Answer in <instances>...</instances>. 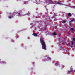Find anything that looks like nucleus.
<instances>
[{"label": "nucleus", "mask_w": 75, "mask_h": 75, "mask_svg": "<svg viewBox=\"0 0 75 75\" xmlns=\"http://www.w3.org/2000/svg\"><path fill=\"white\" fill-rule=\"evenodd\" d=\"M40 42L42 45V49H44V50H46V45L45 44L44 42V40L43 39L40 38Z\"/></svg>", "instance_id": "f257e3e1"}, {"label": "nucleus", "mask_w": 75, "mask_h": 75, "mask_svg": "<svg viewBox=\"0 0 75 75\" xmlns=\"http://www.w3.org/2000/svg\"><path fill=\"white\" fill-rule=\"evenodd\" d=\"M74 20H75V19H74V18H73L71 21H69V24L70 26H71V22L74 21Z\"/></svg>", "instance_id": "f03ea898"}, {"label": "nucleus", "mask_w": 75, "mask_h": 75, "mask_svg": "<svg viewBox=\"0 0 75 75\" xmlns=\"http://www.w3.org/2000/svg\"><path fill=\"white\" fill-rule=\"evenodd\" d=\"M16 16H20V13H18L17 12H16L14 13V14H16Z\"/></svg>", "instance_id": "7ed1b4c3"}, {"label": "nucleus", "mask_w": 75, "mask_h": 75, "mask_svg": "<svg viewBox=\"0 0 75 75\" xmlns=\"http://www.w3.org/2000/svg\"><path fill=\"white\" fill-rule=\"evenodd\" d=\"M32 35H34V36H35V37H36V36H37V35H37V33H33L32 34Z\"/></svg>", "instance_id": "20e7f679"}, {"label": "nucleus", "mask_w": 75, "mask_h": 75, "mask_svg": "<svg viewBox=\"0 0 75 75\" xmlns=\"http://www.w3.org/2000/svg\"><path fill=\"white\" fill-rule=\"evenodd\" d=\"M57 35V33L54 32L52 34V35Z\"/></svg>", "instance_id": "39448f33"}, {"label": "nucleus", "mask_w": 75, "mask_h": 75, "mask_svg": "<svg viewBox=\"0 0 75 75\" xmlns=\"http://www.w3.org/2000/svg\"><path fill=\"white\" fill-rule=\"evenodd\" d=\"M68 15L69 16V17H71V16H72V14L70 13H69Z\"/></svg>", "instance_id": "423d86ee"}, {"label": "nucleus", "mask_w": 75, "mask_h": 75, "mask_svg": "<svg viewBox=\"0 0 75 75\" xmlns=\"http://www.w3.org/2000/svg\"><path fill=\"white\" fill-rule=\"evenodd\" d=\"M47 33H48V34H47V35H52V33H50V32H47Z\"/></svg>", "instance_id": "0eeeda50"}, {"label": "nucleus", "mask_w": 75, "mask_h": 75, "mask_svg": "<svg viewBox=\"0 0 75 75\" xmlns=\"http://www.w3.org/2000/svg\"><path fill=\"white\" fill-rule=\"evenodd\" d=\"M0 63L1 64L2 63H3V64H6V62H1V61H0Z\"/></svg>", "instance_id": "6e6552de"}, {"label": "nucleus", "mask_w": 75, "mask_h": 75, "mask_svg": "<svg viewBox=\"0 0 75 75\" xmlns=\"http://www.w3.org/2000/svg\"><path fill=\"white\" fill-rule=\"evenodd\" d=\"M49 60H51V58H47V61H49Z\"/></svg>", "instance_id": "1a4fd4ad"}, {"label": "nucleus", "mask_w": 75, "mask_h": 75, "mask_svg": "<svg viewBox=\"0 0 75 75\" xmlns=\"http://www.w3.org/2000/svg\"><path fill=\"white\" fill-rule=\"evenodd\" d=\"M65 22H66V21H62V23H65Z\"/></svg>", "instance_id": "9d476101"}, {"label": "nucleus", "mask_w": 75, "mask_h": 75, "mask_svg": "<svg viewBox=\"0 0 75 75\" xmlns=\"http://www.w3.org/2000/svg\"><path fill=\"white\" fill-rule=\"evenodd\" d=\"M27 3H28V2H25L24 3V4H27Z\"/></svg>", "instance_id": "9b49d317"}, {"label": "nucleus", "mask_w": 75, "mask_h": 75, "mask_svg": "<svg viewBox=\"0 0 75 75\" xmlns=\"http://www.w3.org/2000/svg\"><path fill=\"white\" fill-rule=\"evenodd\" d=\"M11 17H13V16H9L8 17V18H10V19H11Z\"/></svg>", "instance_id": "f8f14e48"}, {"label": "nucleus", "mask_w": 75, "mask_h": 75, "mask_svg": "<svg viewBox=\"0 0 75 75\" xmlns=\"http://www.w3.org/2000/svg\"><path fill=\"white\" fill-rule=\"evenodd\" d=\"M71 72V71H68V74H69V73H70V72Z\"/></svg>", "instance_id": "ddd939ff"}, {"label": "nucleus", "mask_w": 75, "mask_h": 75, "mask_svg": "<svg viewBox=\"0 0 75 75\" xmlns=\"http://www.w3.org/2000/svg\"><path fill=\"white\" fill-rule=\"evenodd\" d=\"M46 1H49V2H50V0H46Z\"/></svg>", "instance_id": "4468645a"}, {"label": "nucleus", "mask_w": 75, "mask_h": 75, "mask_svg": "<svg viewBox=\"0 0 75 75\" xmlns=\"http://www.w3.org/2000/svg\"><path fill=\"white\" fill-rule=\"evenodd\" d=\"M29 14H30V12H28V15H29Z\"/></svg>", "instance_id": "2eb2a0df"}, {"label": "nucleus", "mask_w": 75, "mask_h": 75, "mask_svg": "<svg viewBox=\"0 0 75 75\" xmlns=\"http://www.w3.org/2000/svg\"><path fill=\"white\" fill-rule=\"evenodd\" d=\"M74 29H73V28H71V30H71V32H72V31H73L74 30Z\"/></svg>", "instance_id": "dca6fc26"}, {"label": "nucleus", "mask_w": 75, "mask_h": 75, "mask_svg": "<svg viewBox=\"0 0 75 75\" xmlns=\"http://www.w3.org/2000/svg\"><path fill=\"white\" fill-rule=\"evenodd\" d=\"M73 41H75V38H73Z\"/></svg>", "instance_id": "f3484780"}, {"label": "nucleus", "mask_w": 75, "mask_h": 75, "mask_svg": "<svg viewBox=\"0 0 75 75\" xmlns=\"http://www.w3.org/2000/svg\"><path fill=\"white\" fill-rule=\"evenodd\" d=\"M71 43H72V45H73L74 43H73V42L72 41L71 42Z\"/></svg>", "instance_id": "a211bd4d"}, {"label": "nucleus", "mask_w": 75, "mask_h": 75, "mask_svg": "<svg viewBox=\"0 0 75 75\" xmlns=\"http://www.w3.org/2000/svg\"><path fill=\"white\" fill-rule=\"evenodd\" d=\"M59 4H60V5H62V4H61V3H59Z\"/></svg>", "instance_id": "6ab92c4d"}, {"label": "nucleus", "mask_w": 75, "mask_h": 75, "mask_svg": "<svg viewBox=\"0 0 75 75\" xmlns=\"http://www.w3.org/2000/svg\"><path fill=\"white\" fill-rule=\"evenodd\" d=\"M55 65L56 66H57L58 65V63H56Z\"/></svg>", "instance_id": "aec40b11"}, {"label": "nucleus", "mask_w": 75, "mask_h": 75, "mask_svg": "<svg viewBox=\"0 0 75 75\" xmlns=\"http://www.w3.org/2000/svg\"><path fill=\"white\" fill-rule=\"evenodd\" d=\"M73 8H75V6L73 7Z\"/></svg>", "instance_id": "412c9836"}, {"label": "nucleus", "mask_w": 75, "mask_h": 75, "mask_svg": "<svg viewBox=\"0 0 75 75\" xmlns=\"http://www.w3.org/2000/svg\"><path fill=\"white\" fill-rule=\"evenodd\" d=\"M56 14V13H54V15H55V16H57V15H56L55 14Z\"/></svg>", "instance_id": "4be33fe9"}, {"label": "nucleus", "mask_w": 75, "mask_h": 75, "mask_svg": "<svg viewBox=\"0 0 75 75\" xmlns=\"http://www.w3.org/2000/svg\"><path fill=\"white\" fill-rule=\"evenodd\" d=\"M74 71V72H75V70H74V71Z\"/></svg>", "instance_id": "5701e85b"}, {"label": "nucleus", "mask_w": 75, "mask_h": 75, "mask_svg": "<svg viewBox=\"0 0 75 75\" xmlns=\"http://www.w3.org/2000/svg\"><path fill=\"white\" fill-rule=\"evenodd\" d=\"M71 48H72V47H73V46H71Z\"/></svg>", "instance_id": "b1692460"}, {"label": "nucleus", "mask_w": 75, "mask_h": 75, "mask_svg": "<svg viewBox=\"0 0 75 75\" xmlns=\"http://www.w3.org/2000/svg\"><path fill=\"white\" fill-rule=\"evenodd\" d=\"M34 62H33V64H34Z\"/></svg>", "instance_id": "393cba45"}]
</instances>
